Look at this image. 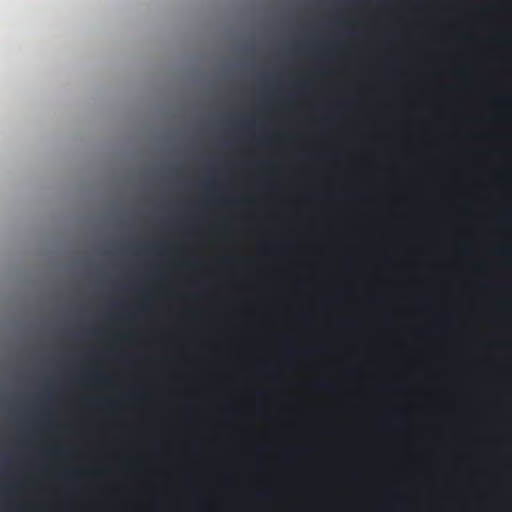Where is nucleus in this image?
Instances as JSON below:
<instances>
[{"mask_svg":"<svg viewBox=\"0 0 512 512\" xmlns=\"http://www.w3.org/2000/svg\"><path fill=\"white\" fill-rule=\"evenodd\" d=\"M317 387L320 388V389H324L327 387V383L326 382H321V383H318L317 384Z\"/></svg>","mask_w":512,"mask_h":512,"instance_id":"f257e3e1","label":"nucleus"}]
</instances>
